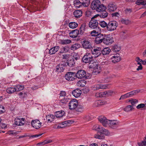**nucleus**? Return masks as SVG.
<instances>
[{"label":"nucleus","mask_w":146,"mask_h":146,"mask_svg":"<svg viewBox=\"0 0 146 146\" xmlns=\"http://www.w3.org/2000/svg\"><path fill=\"white\" fill-rule=\"evenodd\" d=\"M121 21L122 24L125 25L128 24L130 23V21L128 19H122Z\"/></svg>","instance_id":"8fccbe9b"},{"label":"nucleus","mask_w":146,"mask_h":146,"mask_svg":"<svg viewBox=\"0 0 146 146\" xmlns=\"http://www.w3.org/2000/svg\"><path fill=\"white\" fill-rule=\"evenodd\" d=\"M16 92H19L23 89L24 86H23L17 85L15 86Z\"/></svg>","instance_id":"37998d69"},{"label":"nucleus","mask_w":146,"mask_h":146,"mask_svg":"<svg viewBox=\"0 0 146 146\" xmlns=\"http://www.w3.org/2000/svg\"><path fill=\"white\" fill-rule=\"evenodd\" d=\"M85 81L84 80H80L77 83V85L80 87H83L86 85Z\"/></svg>","instance_id":"79ce46f5"},{"label":"nucleus","mask_w":146,"mask_h":146,"mask_svg":"<svg viewBox=\"0 0 146 146\" xmlns=\"http://www.w3.org/2000/svg\"><path fill=\"white\" fill-rule=\"evenodd\" d=\"M111 51V50L108 47L104 48L101 51V52L103 55L108 54Z\"/></svg>","instance_id":"cd10ccee"},{"label":"nucleus","mask_w":146,"mask_h":146,"mask_svg":"<svg viewBox=\"0 0 146 146\" xmlns=\"http://www.w3.org/2000/svg\"><path fill=\"white\" fill-rule=\"evenodd\" d=\"M99 121L105 127L108 126V120L104 116H99L98 118Z\"/></svg>","instance_id":"dca6fc26"},{"label":"nucleus","mask_w":146,"mask_h":146,"mask_svg":"<svg viewBox=\"0 0 146 146\" xmlns=\"http://www.w3.org/2000/svg\"><path fill=\"white\" fill-rule=\"evenodd\" d=\"M74 4L76 6H77L76 5H79L78 7L79 8L80 6L81 5V3L78 0H76L74 1Z\"/></svg>","instance_id":"6e6d98bb"},{"label":"nucleus","mask_w":146,"mask_h":146,"mask_svg":"<svg viewBox=\"0 0 146 146\" xmlns=\"http://www.w3.org/2000/svg\"><path fill=\"white\" fill-rule=\"evenodd\" d=\"M104 35L103 34L99 33L96 37L95 42L97 44L101 43L103 41L104 39Z\"/></svg>","instance_id":"f8f14e48"},{"label":"nucleus","mask_w":146,"mask_h":146,"mask_svg":"<svg viewBox=\"0 0 146 146\" xmlns=\"http://www.w3.org/2000/svg\"><path fill=\"white\" fill-rule=\"evenodd\" d=\"M100 26L103 28H104L106 27L107 28V26L108 25V24H107L106 22L104 21H101L100 23Z\"/></svg>","instance_id":"603ef678"},{"label":"nucleus","mask_w":146,"mask_h":146,"mask_svg":"<svg viewBox=\"0 0 146 146\" xmlns=\"http://www.w3.org/2000/svg\"><path fill=\"white\" fill-rule=\"evenodd\" d=\"M82 94L81 90L79 89H77L73 90L72 92V94L75 98L79 97Z\"/></svg>","instance_id":"5701e85b"},{"label":"nucleus","mask_w":146,"mask_h":146,"mask_svg":"<svg viewBox=\"0 0 146 146\" xmlns=\"http://www.w3.org/2000/svg\"><path fill=\"white\" fill-rule=\"evenodd\" d=\"M131 102L132 106H133L134 105L137 103L138 102V100L136 99H133L129 101Z\"/></svg>","instance_id":"13d9d810"},{"label":"nucleus","mask_w":146,"mask_h":146,"mask_svg":"<svg viewBox=\"0 0 146 146\" xmlns=\"http://www.w3.org/2000/svg\"><path fill=\"white\" fill-rule=\"evenodd\" d=\"M15 86V87H9L6 90V92L7 93L9 94L13 93L16 91Z\"/></svg>","instance_id":"f704fd0d"},{"label":"nucleus","mask_w":146,"mask_h":146,"mask_svg":"<svg viewBox=\"0 0 146 146\" xmlns=\"http://www.w3.org/2000/svg\"><path fill=\"white\" fill-rule=\"evenodd\" d=\"M78 100L74 99L70 101L69 103V107L71 110H73L76 108L78 106Z\"/></svg>","instance_id":"0eeeda50"},{"label":"nucleus","mask_w":146,"mask_h":146,"mask_svg":"<svg viewBox=\"0 0 146 146\" xmlns=\"http://www.w3.org/2000/svg\"><path fill=\"white\" fill-rule=\"evenodd\" d=\"M82 11L81 10L78 9L75 10L73 12V15L76 18H78L82 15Z\"/></svg>","instance_id":"412c9836"},{"label":"nucleus","mask_w":146,"mask_h":146,"mask_svg":"<svg viewBox=\"0 0 146 146\" xmlns=\"http://www.w3.org/2000/svg\"><path fill=\"white\" fill-rule=\"evenodd\" d=\"M113 42V37L109 35L104 37L103 41L104 43L107 45H111Z\"/></svg>","instance_id":"9d476101"},{"label":"nucleus","mask_w":146,"mask_h":146,"mask_svg":"<svg viewBox=\"0 0 146 146\" xmlns=\"http://www.w3.org/2000/svg\"><path fill=\"white\" fill-rule=\"evenodd\" d=\"M19 131H8L6 134H8L10 135H15L19 133Z\"/></svg>","instance_id":"a18cd8bd"},{"label":"nucleus","mask_w":146,"mask_h":146,"mask_svg":"<svg viewBox=\"0 0 146 146\" xmlns=\"http://www.w3.org/2000/svg\"><path fill=\"white\" fill-rule=\"evenodd\" d=\"M110 78L107 77L104 79V80L102 81V82H110Z\"/></svg>","instance_id":"052dcab7"},{"label":"nucleus","mask_w":146,"mask_h":146,"mask_svg":"<svg viewBox=\"0 0 146 146\" xmlns=\"http://www.w3.org/2000/svg\"><path fill=\"white\" fill-rule=\"evenodd\" d=\"M139 92V90H136L130 92H129L130 93L131 96H133L137 94Z\"/></svg>","instance_id":"5fc2aeb1"},{"label":"nucleus","mask_w":146,"mask_h":146,"mask_svg":"<svg viewBox=\"0 0 146 146\" xmlns=\"http://www.w3.org/2000/svg\"><path fill=\"white\" fill-rule=\"evenodd\" d=\"M71 42V41L69 39L62 40L60 41L61 44L64 45L70 44Z\"/></svg>","instance_id":"58836bf2"},{"label":"nucleus","mask_w":146,"mask_h":146,"mask_svg":"<svg viewBox=\"0 0 146 146\" xmlns=\"http://www.w3.org/2000/svg\"><path fill=\"white\" fill-rule=\"evenodd\" d=\"M134 109L133 106L128 105L124 109V110L125 111L128 112L132 111Z\"/></svg>","instance_id":"e433bc0d"},{"label":"nucleus","mask_w":146,"mask_h":146,"mask_svg":"<svg viewBox=\"0 0 146 146\" xmlns=\"http://www.w3.org/2000/svg\"><path fill=\"white\" fill-rule=\"evenodd\" d=\"M54 117V116L51 114L47 115L46 116V120L48 122H50L52 121Z\"/></svg>","instance_id":"c9c22d12"},{"label":"nucleus","mask_w":146,"mask_h":146,"mask_svg":"<svg viewBox=\"0 0 146 146\" xmlns=\"http://www.w3.org/2000/svg\"><path fill=\"white\" fill-rule=\"evenodd\" d=\"M82 46L83 48L86 49H90L92 48V43L87 40H84L82 42Z\"/></svg>","instance_id":"6e6552de"},{"label":"nucleus","mask_w":146,"mask_h":146,"mask_svg":"<svg viewBox=\"0 0 146 146\" xmlns=\"http://www.w3.org/2000/svg\"><path fill=\"white\" fill-rule=\"evenodd\" d=\"M127 98V97L126 95L125 94L123 95H122L121 96L120 98L119 99V100H123L125 99H126Z\"/></svg>","instance_id":"680f3d73"},{"label":"nucleus","mask_w":146,"mask_h":146,"mask_svg":"<svg viewBox=\"0 0 146 146\" xmlns=\"http://www.w3.org/2000/svg\"><path fill=\"white\" fill-rule=\"evenodd\" d=\"M108 122V126L113 129H116L119 125V122L117 120H109Z\"/></svg>","instance_id":"423d86ee"},{"label":"nucleus","mask_w":146,"mask_h":146,"mask_svg":"<svg viewBox=\"0 0 146 146\" xmlns=\"http://www.w3.org/2000/svg\"><path fill=\"white\" fill-rule=\"evenodd\" d=\"M38 7L37 6V7L35 6L29 5L28 6L27 9L31 12H35L36 11L39 10L38 9Z\"/></svg>","instance_id":"a878e982"},{"label":"nucleus","mask_w":146,"mask_h":146,"mask_svg":"<svg viewBox=\"0 0 146 146\" xmlns=\"http://www.w3.org/2000/svg\"><path fill=\"white\" fill-rule=\"evenodd\" d=\"M111 15L112 17H118L119 15V13L118 12H115L114 13H113L111 14Z\"/></svg>","instance_id":"774afa93"},{"label":"nucleus","mask_w":146,"mask_h":146,"mask_svg":"<svg viewBox=\"0 0 146 146\" xmlns=\"http://www.w3.org/2000/svg\"><path fill=\"white\" fill-rule=\"evenodd\" d=\"M91 54L93 55L95 57H96L99 56L101 53L102 50L100 47H97L90 50Z\"/></svg>","instance_id":"1a4fd4ad"},{"label":"nucleus","mask_w":146,"mask_h":146,"mask_svg":"<svg viewBox=\"0 0 146 146\" xmlns=\"http://www.w3.org/2000/svg\"><path fill=\"white\" fill-rule=\"evenodd\" d=\"M138 144L139 146H145L146 145V141L144 140L141 142L138 143Z\"/></svg>","instance_id":"bf43d9fd"},{"label":"nucleus","mask_w":146,"mask_h":146,"mask_svg":"<svg viewBox=\"0 0 146 146\" xmlns=\"http://www.w3.org/2000/svg\"><path fill=\"white\" fill-rule=\"evenodd\" d=\"M86 24L85 23L82 24L79 29V31L80 32V34L81 35L83 34L85 30Z\"/></svg>","instance_id":"2f4dec72"},{"label":"nucleus","mask_w":146,"mask_h":146,"mask_svg":"<svg viewBox=\"0 0 146 146\" xmlns=\"http://www.w3.org/2000/svg\"><path fill=\"white\" fill-rule=\"evenodd\" d=\"M76 109V111L78 112H80V113H82L83 112V111L84 107L83 106H78V107Z\"/></svg>","instance_id":"de8ad7c7"},{"label":"nucleus","mask_w":146,"mask_h":146,"mask_svg":"<svg viewBox=\"0 0 146 146\" xmlns=\"http://www.w3.org/2000/svg\"><path fill=\"white\" fill-rule=\"evenodd\" d=\"M79 33V31L77 29L73 30L69 33L70 36L72 38H76Z\"/></svg>","instance_id":"aec40b11"},{"label":"nucleus","mask_w":146,"mask_h":146,"mask_svg":"<svg viewBox=\"0 0 146 146\" xmlns=\"http://www.w3.org/2000/svg\"><path fill=\"white\" fill-rule=\"evenodd\" d=\"M65 113L63 111H58L55 113V115L57 117H61L64 115Z\"/></svg>","instance_id":"c756f323"},{"label":"nucleus","mask_w":146,"mask_h":146,"mask_svg":"<svg viewBox=\"0 0 146 146\" xmlns=\"http://www.w3.org/2000/svg\"><path fill=\"white\" fill-rule=\"evenodd\" d=\"M80 46V45L79 44L75 43L71 46L70 49L71 50L74 51L79 48Z\"/></svg>","instance_id":"473e14b6"},{"label":"nucleus","mask_w":146,"mask_h":146,"mask_svg":"<svg viewBox=\"0 0 146 146\" xmlns=\"http://www.w3.org/2000/svg\"><path fill=\"white\" fill-rule=\"evenodd\" d=\"M98 16V15H96L91 18L89 24L90 27L93 29L97 28L98 24L97 17Z\"/></svg>","instance_id":"f03ea898"},{"label":"nucleus","mask_w":146,"mask_h":146,"mask_svg":"<svg viewBox=\"0 0 146 146\" xmlns=\"http://www.w3.org/2000/svg\"><path fill=\"white\" fill-rule=\"evenodd\" d=\"M118 23L116 21H111L108 24L107 29L108 31H113L116 29Z\"/></svg>","instance_id":"20e7f679"},{"label":"nucleus","mask_w":146,"mask_h":146,"mask_svg":"<svg viewBox=\"0 0 146 146\" xmlns=\"http://www.w3.org/2000/svg\"><path fill=\"white\" fill-rule=\"evenodd\" d=\"M86 72L83 70H80L77 72L75 76L79 79H81L84 78L86 75Z\"/></svg>","instance_id":"f3484780"},{"label":"nucleus","mask_w":146,"mask_h":146,"mask_svg":"<svg viewBox=\"0 0 146 146\" xmlns=\"http://www.w3.org/2000/svg\"><path fill=\"white\" fill-rule=\"evenodd\" d=\"M93 58L90 50H87L83 57L82 60L83 62L86 63L93 60Z\"/></svg>","instance_id":"7ed1b4c3"},{"label":"nucleus","mask_w":146,"mask_h":146,"mask_svg":"<svg viewBox=\"0 0 146 146\" xmlns=\"http://www.w3.org/2000/svg\"><path fill=\"white\" fill-rule=\"evenodd\" d=\"M68 121H66L61 123L62 125L65 126V127L66 126L67 124L68 123Z\"/></svg>","instance_id":"69168bd1"},{"label":"nucleus","mask_w":146,"mask_h":146,"mask_svg":"<svg viewBox=\"0 0 146 146\" xmlns=\"http://www.w3.org/2000/svg\"><path fill=\"white\" fill-rule=\"evenodd\" d=\"M102 95V93L97 92L95 96L97 97H101Z\"/></svg>","instance_id":"0e129e2a"},{"label":"nucleus","mask_w":146,"mask_h":146,"mask_svg":"<svg viewBox=\"0 0 146 146\" xmlns=\"http://www.w3.org/2000/svg\"><path fill=\"white\" fill-rule=\"evenodd\" d=\"M59 47L58 46H54L50 49L49 53L50 54L55 53L59 50Z\"/></svg>","instance_id":"bb28decb"},{"label":"nucleus","mask_w":146,"mask_h":146,"mask_svg":"<svg viewBox=\"0 0 146 146\" xmlns=\"http://www.w3.org/2000/svg\"><path fill=\"white\" fill-rule=\"evenodd\" d=\"M103 104L101 100H98L95 101L94 103V107H98Z\"/></svg>","instance_id":"c03bdc74"},{"label":"nucleus","mask_w":146,"mask_h":146,"mask_svg":"<svg viewBox=\"0 0 146 146\" xmlns=\"http://www.w3.org/2000/svg\"><path fill=\"white\" fill-rule=\"evenodd\" d=\"M76 74L73 72H68L65 75V78L66 80L68 81H73L75 79L74 77Z\"/></svg>","instance_id":"9b49d317"},{"label":"nucleus","mask_w":146,"mask_h":146,"mask_svg":"<svg viewBox=\"0 0 146 146\" xmlns=\"http://www.w3.org/2000/svg\"><path fill=\"white\" fill-rule=\"evenodd\" d=\"M127 32V31L126 30H122L120 33V34L121 35H125Z\"/></svg>","instance_id":"338daca9"},{"label":"nucleus","mask_w":146,"mask_h":146,"mask_svg":"<svg viewBox=\"0 0 146 146\" xmlns=\"http://www.w3.org/2000/svg\"><path fill=\"white\" fill-rule=\"evenodd\" d=\"M106 85L102 84H96L92 87V89L94 90H98L100 89H104L107 88Z\"/></svg>","instance_id":"a211bd4d"},{"label":"nucleus","mask_w":146,"mask_h":146,"mask_svg":"<svg viewBox=\"0 0 146 146\" xmlns=\"http://www.w3.org/2000/svg\"><path fill=\"white\" fill-rule=\"evenodd\" d=\"M52 142L51 140H44V141L41 142V143L43 145H44L46 144L50 143Z\"/></svg>","instance_id":"864d4df0"},{"label":"nucleus","mask_w":146,"mask_h":146,"mask_svg":"<svg viewBox=\"0 0 146 146\" xmlns=\"http://www.w3.org/2000/svg\"><path fill=\"white\" fill-rule=\"evenodd\" d=\"M75 63V61H74L73 59H71L69 60H68L67 62V64L70 67H72Z\"/></svg>","instance_id":"a19ab883"},{"label":"nucleus","mask_w":146,"mask_h":146,"mask_svg":"<svg viewBox=\"0 0 146 146\" xmlns=\"http://www.w3.org/2000/svg\"><path fill=\"white\" fill-rule=\"evenodd\" d=\"M93 129L96 131H98V132L103 131L105 135H108L109 134V132L108 130L99 125L97 124L94 126Z\"/></svg>","instance_id":"39448f33"},{"label":"nucleus","mask_w":146,"mask_h":146,"mask_svg":"<svg viewBox=\"0 0 146 146\" xmlns=\"http://www.w3.org/2000/svg\"><path fill=\"white\" fill-rule=\"evenodd\" d=\"M91 7L92 10H96L98 12L104 11L106 9V7L103 4H101L99 0L93 1L91 4Z\"/></svg>","instance_id":"f257e3e1"},{"label":"nucleus","mask_w":146,"mask_h":146,"mask_svg":"<svg viewBox=\"0 0 146 146\" xmlns=\"http://www.w3.org/2000/svg\"><path fill=\"white\" fill-rule=\"evenodd\" d=\"M110 60L113 63H115L120 61L121 60V58L119 54H116L112 56Z\"/></svg>","instance_id":"6ab92c4d"},{"label":"nucleus","mask_w":146,"mask_h":146,"mask_svg":"<svg viewBox=\"0 0 146 146\" xmlns=\"http://www.w3.org/2000/svg\"><path fill=\"white\" fill-rule=\"evenodd\" d=\"M117 8V6L112 3H110L108 7V10L110 12L113 11H115Z\"/></svg>","instance_id":"4be33fe9"},{"label":"nucleus","mask_w":146,"mask_h":146,"mask_svg":"<svg viewBox=\"0 0 146 146\" xmlns=\"http://www.w3.org/2000/svg\"><path fill=\"white\" fill-rule=\"evenodd\" d=\"M25 119L23 118H16L15 119V125L18 126L23 125L25 123Z\"/></svg>","instance_id":"4468645a"},{"label":"nucleus","mask_w":146,"mask_h":146,"mask_svg":"<svg viewBox=\"0 0 146 146\" xmlns=\"http://www.w3.org/2000/svg\"><path fill=\"white\" fill-rule=\"evenodd\" d=\"M42 134H36L33 135H31L30 136L31 138L34 139H37L41 137V135Z\"/></svg>","instance_id":"09e8293b"},{"label":"nucleus","mask_w":146,"mask_h":146,"mask_svg":"<svg viewBox=\"0 0 146 146\" xmlns=\"http://www.w3.org/2000/svg\"><path fill=\"white\" fill-rule=\"evenodd\" d=\"M105 93L106 94L109 95H111L113 94V91H108L106 92Z\"/></svg>","instance_id":"e2e57ef3"},{"label":"nucleus","mask_w":146,"mask_h":146,"mask_svg":"<svg viewBox=\"0 0 146 146\" xmlns=\"http://www.w3.org/2000/svg\"><path fill=\"white\" fill-rule=\"evenodd\" d=\"M136 3L138 5H143V8H146V0H138Z\"/></svg>","instance_id":"393cba45"},{"label":"nucleus","mask_w":146,"mask_h":146,"mask_svg":"<svg viewBox=\"0 0 146 146\" xmlns=\"http://www.w3.org/2000/svg\"><path fill=\"white\" fill-rule=\"evenodd\" d=\"M120 49L119 46L115 45L112 47L111 50L114 52H117L120 50Z\"/></svg>","instance_id":"4c0bfd02"},{"label":"nucleus","mask_w":146,"mask_h":146,"mask_svg":"<svg viewBox=\"0 0 146 146\" xmlns=\"http://www.w3.org/2000/svg\"><path fill=\"white\" fill-rule=\"evenodd\" d=\"M70 47L68 46L63 47L61 48V50L60 51V53H66L69 51L70 50Z\"/></svg>","instance_id":"c85d7f7f"},{"label":"nucleus","mask_w":146,"mask_h":146,"mask_svg":"<svg viewBox=\"0 0 146 146\" xmlns=\"http://www.w3.org/2000/svg\"><path fill=\"white\" fill-rule=\"evenodd\" d=\"M90 2L89 0H82L81 5L85 7H88L90 4Z\"/></svg>","instance_id":"ea45409f"},{"label":"nucleus","mask_w":146,"mask_h":146,"mask_svg":"<svg viewBox=\"0 0 146 146\" xmlns=\"http://www.w3.org/2000/svg\"><path fill=\"white\" fill-rule=\"evenodd\" d=\"M69 100V99L67 97H64L62 98L60 100V102L63 104H65L67 103Z\"/></svg>","instance_id":"49530a36"},{"label":"nucleus","mask_w":146,"mask_h":146,"mask_svg":"<svg viewBox=\"0 0 146 146\" xmlns=\"http://www.w3.org/2000/svg\"><path fill=\"white\" fill-rule=\"evenodd\" d=\"M104 134L105 133L103 131L98 132L97 134L94 135V137L99 139H103L104 138Z\"/></svg>","instance_id":"b1692460"},{"label":"nucleus","mask_w":146,"mask_h":146,"mask_svg":"<svg viewBox=\"0 0 146 146\" xmlns=\"http://www.w3.org/2000/svg\"><path fill=\"white\" fill-rule=\"evenodd\" d=\"M102 11L103 12L101 13L100 15H98V16L97 17L98 19L99 18H104L108 16V13L106 11Z\"/></svg>","instance_id":"7c9ffc66"},{"label":"nucleus","mask_w":146,"mask_h":146,"mask_svg":"<svg viewBox=\"0 0 146 146\" xmlns=\"http://www.w3.org/2000/svg\"><path fill=\"white\" fill-rule=\"evenodd\" d=\"M145 107H146L145 103V104H141L138 105L137 106L136 108L137 109H139L140 108H143Z\"/></svg>","instance_id":"4d7b16f0"},{"label":"nucleus","mask_w":146,"mask_h":146,"mask_svg":"<svg viewBox=\"0 0 146 146\" xmlns=\"http://www.w3.org/2000/svg\"><path fill=\"white\" fill-rule=\"evenodd\" d=\"M90 34L92 36H96V37L99 33L98 32H96V31L94 30L91 32Z\"/></svg>","instance_id":"3c124183"},{"label":"nucleus","mask_w":146,"mask_h":146,"mask_svg":"<svg viewBox=\"0 0 146 146\" xmlns=\"http://www.w3.org/2000/svg\"><path fill=\"white\" fill-rule=\"evenodd\" d=\"M66 63L65 62H62L56 66V71L58 72H63L65 68Z\"/></svg>","instance_id":"2eb2a0df"},{"label":"nucleus","mask_w":146,"mask_h":146,"mask_svg":"<svg viewBox=\"0 0 146 146\" xmlns=\"http://www.w3.org/2000/svg\"><path fill=\"white\" fill-rule=\"evenodd\" d=\"M78 26V24L75 22H71L69 24V27L72 29L76 28Z\"/></svg>","instance_id":"72a5a7b5"},{"label":"nucleus","mask_w":146,"mask_h":146,"mask_svg":"<svg viewBox=\"0 0 146 146\" xmlns=\"http://www.w3.org/2000/svg\"><path fill=\"white\" fill-rule=\"evenodd\" d=\"M31 124L33 127L36 129H39L41 127V123L37 119L33 120L31 122Z\"/></svg>","instance_id":"ddd939ff"}]
</instances>
